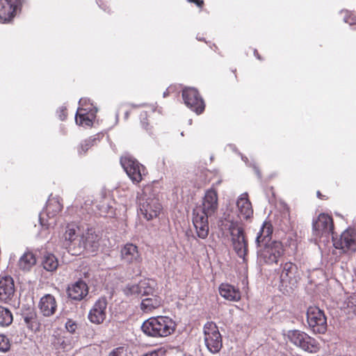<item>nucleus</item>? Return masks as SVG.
I'll list each match as a JSON object with an SVG mask.
<instances>
[{
    "instance_id": "1",
    "label": "nucleus",
    "mask_w": 356,
    "mask_h": 356,
    "mask_svg": "<svg viewBox=\"0 0 356 356\" xmlns=\"http://www.w3.org/2000/svg\"><path fill=\"white\" fill-rule=\"evenodd\" d=\"M218 209L217 191L213 188L206 191L202 205L193 210V223L199 238L204 239L208 236L209 218L213 216Z\"/></svg>"
},
{
    "instance_id": "2",
    "label": "nucleus",
    "mask_w": 356,
    "mask_h": 356,
    "mask_svg": "<svg viewBox=\"0 0 356 356\" xmlns=\"http://www.w3.org/2000/svg\"><path fill=\"white\" fill-rule=\"evenodd\" d=\"M258 247L259 248L257 251V260L262 264H277L285 253L284 246L279 241H268Z\"/></svg>"
},
{
    "instance_id": "3",
    "label": "nucleus",
    "mask_w": 356,
    "mask_h": 356,
    "mask_svg": "<svg viewBox=\"0 0 356 356\" xmlns=\"http://www.w3.org/2000/svg\"><path fill=\"white\" fill-rule=\"evenodd\" d=\"M101 236L94 228H87L83 232L79 241L74 242V254H80L84 251L94 253L99 248Z\"/></svg>"
},
{
    "instance_id": "4",
    "label": "nucleus",
    "mask_w": 356,
    "mask_h": 356,
    "mask_svg": "<svg viewBox=\"0 0 356 356\" xmlns=\"http://www.w3.org/2000/svg\"><path fill=\"white\" fill-rule=\"evenodd\" d=\"M176 324L166 316L152 317L145 321L141 326L144 334H161V332L172 334L175 331Z\"/></svg>"
},
{
    "instance_id": "5",
    "label": "nucleus",
    "mask_w": 356,
    "mask_h": 356,
    "mask_svg": "<svg viewBox=\"0 0 356 356\" xmlns=\"http://www.w3.org/2000/svg\"><path fill=\"white\" fill-rule=\"evenodd\" d=\"M280 286L288 291L296 286L300 280V274L297 265L291 261H286L280 265Z\"/></svg>"
},
{
    "instance_id": "6",
    "label": "nucleus",
    "mask_w": 356,
    "mask_h": 356,
    "mask_svg": "<svg viewBox=\"0 0 356 356\" xmlns=\"http://www.w3.org/2000/svg\"><path fill=\"white\" fill-rule=\"evenodd\" d=\"M120 163L128 177L135 184H139L143 180V177L147 174L146 168L132 157H122Z\"/></svg>"
},
{
    "instance_id": "7",
    "label": "nucleus",
    "mask_w": 356,
    "mask_h": 356,
    "mask_svg": "<svg viewBox=\"0 0 356 356\" xmlns=\"http://www.w3.org/2000/svg\"><path fill=\"white\" fill-rule=\"evenodd\" d=\"M63 208V206L59 197L50 196L47 202L45 210L40 214V222L41 226L46 229H49L55 223V221H49L45 216L49 220H54V218L62 211Z\"/></svg>"
},
{
    "instance_id": "8",
    "label": "nucleus",
    "mask_w": 356,
    "mask_h": 356,
    "mask_svg": "<svg viewBox=\"0 0 356 356\" xmlns=\"http://www.w3.org/2000/svg\"><path fill=\"white\" fill-rule=\"evenodd\" d=\"M307 320L314 334H325L327 320L324 312L317 307H309L307 312Z\"/></svg>"
},
{
    "instance_id": "9",
    "label": "nucleus",
    "mask_w": 356,
    "mask_h": 356,
    "mask_svg": "<svg viewBox=\"0 0 356 356\" xmlns=\"http://www.w3.org/2000/svg\"><path fill=\"white\" fill-rule=\"evenodd\" d=\"M332 238L335 248L340 249L343 252L356 251V229L348 228L341 234L339 238H334L333 236Z\"/></svg>"
},
{
    "instance_id": "10",
    "label": "nucleus",
    "mask_w": 356,
    "mask_h": 356,
    "mask_svg": "<svg viewBox=\"0 0 356 356\" xmlns=\"http://www.w3.org/2000/svg\"><path fill=\"white\" fill-rule=\"evenodd\" d=\"M139 206L142 215L147 220L157 217L161 210V205L159 200L155 197H147L146 195H143L139 198Z\"/></svg>"
},
{
    "instance_id": "11",
    "label": "nucleus",
    "mask_w": 356,
    "mask_h": 356,
    "mask_svg": "<svg viewBox=\"0 0 356 356\" xmlns=\"http://www.w3.org/2000/svg\"><path fill=\"white\" fill-rule=\"evenodd\" d=\"M182 97L185 104L197 114L204 111V102L196 89L189 88L183 90Z\"/></svg>"
},
{
    "instance_id": "12",
    "label": "nucleus",
    "mask_w": 356,
    "mask_h": 356,
    "mask_svg": "<svg viewBox=\"0 0 356 356\" xmlns=\"http://www.w3.org/2000/svg\"><path fill=\"white\" fill-rule=\"evenodd\" d=\"M334 223L332 218L328 214L321 213L313 222V231L316 236L333 235Z\"/></svg>"
},
{
    "instance_id": "13",
    "label": "nucleus",
    "mask_w": 356,
    "mask_h": 356,
    "mask_svg": "<svg viewBox=\"0 0 356 356\" xmlns=\"http://www.w3.org/2000/svg\"><path fill=\"white\" fill-rule=\"evenodd\" d=\"M297 346L309 353H316L320 348L319 341L310 335H288Z\"/></svg>"
},
{
    "instance_id": "14",
    "label": "nucleus",
    "mask_w": 356,
    "mask_h": 356,
    "mask_svg": "<svg viewBox=\"0 0 356 356\" xmlns=\"http://www.w3.org/2000/svg\"><path fill=\"white\" fill-rule=\"evenodd\" d=\"M15 296V287L13 277L9 275L1 276L0 300L10 303Z\"/></svg>"
},
{
    "instance_id": "15",
    "label": "nucleus",
    "mask_w": 356,
    "mask_h": 356,
    "mask_svg": "<svg viewBox=\"0 0 356 356\" xmlns=\"http://www.w3.org/2000/svg\"><path fill=\"white\" fill-rule=\"evenodd\" d=\"M231 234L234 250L238 257L244 258L248 251V243L243 229L241 227L234 228Z\"/></svg>"
},
{
    "instance_id": "16",
    "label": "nucleus",
    "mask_w": 356,
    "mask_h": 356,
    "mask_svg": "<svg viewBox=\"0 0 356 356\" xmlns=\"http://www.w3.org/2000/svg\"><path fill=\"white\" fill-rule=\"evenodd\" d=\"M121 260L128 264H138L142 261V257L138 247L133 243H127L120 250Z\"/></svg>"
},
{
    "instance_id": "17",
    "label": "nucleus",
    "mask_w": 356,
    "mask_h": 356,
    "mask_svg": "<svg viewBox=\"0 0 356 356\" xmlns=\"http://www.w3.org/2000/svg\"><path fill=\"white\" fill-rule=\"evenodd\" d=\"M236 206L238 211V216L241 219L248 220L253 216V209L247 193H244L238 197Z\"/></svg>"
},
{
    "instance_id": "18",
    "label": "nucleus",
    "mask_w": 356,
    "mask_h": 356,
    "mask_svg": "<svg viewBox=\"0 0 356 356\" xmlns=\"http://www.w3.org/2000/svg\"><path fill=\"white\" fill-rule=\"evenodd\" d=\"M107 301L106 298L99 299L90 311L88 318L92 323L99 324L106 318V309Z\"/></svg>"
},
{
    "instance_id": "19",
    "label": "nucleus",
    "mask_w": 356,
    "mask_h": 356,
    "mask_svg": "<svg viewBox=\"0 0 356 356\" xmlns=\"http://www.w3.org/2000/svg\"><path fill=\"white\" fill-rule=\"evenodd\" d=\"M40 313L44 316H51L57 310V302L54 296L46 294L40 298L38 304Z\"/></svg>"
},
{
    "instance_id": "20",
    "label": "nucleus",
    "mask_w": 356,
    "mask_h": 356,
    "mask_svg": "<svg viewBox=\"0 0 356 356\" xmlns=\"http://www.w3.org/2000/svg\"><path fill=\"white\" fill-rule=\"evenodd\" d=\"M67 296L70 298L74 300H81L88 293V288L86 282L79 280L67 289Z\"/></svg>"
},
{
    "instance_id": "21",
    "label": "nucleus",
    "mask_w": 356,
    "mask_h": 356,
    "mask_svg": "<svg viewBox=\"0 0 356 356\" xmlns=\"http://www.w3.org/2000/svg\"><path fill=\"white\" fill-rule=\"evenodd\" d=\"M219 293L222 298L229 301L238 302L241 298L239 289L227 283L220 285Z\"/></svg>"
},
{
    "instance_id": "22",
    "label": "nucleus",
    "mask_w": 356,
    "mask_h": 356,
    "mask_svg": "<svg viewBox=\"0 0 356 356\" xmlns=\"http://www.w3.org/2000/svg\"><path fill=\"white\" fill-rule=\"evenodd\" d=\"M79 227L74 224H67L65 227L63 238L67 243L70 250L74 254V242L79 241L81 234L79 233Z\"/></svg>"
},
{
    "instance_id": "23",
    "label": "nucleus",
    "mask_w": 356,
    "mask_h": 356,
    "mask_svg": "<svg viewBox=\"0 0 356 356\" xmlns=\"http://www.w3.org/2000/svg\"><path fill=\"white\" fill-rule=\"evenodd\" d=\"M18 12L8 2L7 0H0V21L10 22Z\"/></svg>"
},
{
    "instance_id": "24",
    "label": "nucleus",
    "mask_w": 356,
    "mask_h": 356,
    "mask_svg": "<svg viewBox=\"0 0 356 356\" xmlns=\"http://www.w3.org/2000/svg\"><path fill=\"white\" fill-rule=\"evenodd\" d=\"M163 305V300L159 296L152 295V297L143 299L140 304V309L146 313L159 308Z\"/></svg>"
},
{
    "instance_id": "25",
    "label": "nucleus",
    "mask_w": 356,
    "mask_h": 356,
    "mask_svg": "<svg viewBox=\"0 0 356 356\" xmlns=\"http://www.w3.org/2000/svg\"><path fill=\"white\" fill-rule=\"evenodd\" d=\"M273 234V226L269 222H264L256 238L257 246L270 241L268 239Z\"/></svg>"
},
{
    "instance_id": "26",
    "label": "nucleus",
    "mask_w": 356,
    "mask_h": 356,
    "mask_svg": "<svg viewBox=\"0 0 356 356\" xmlns=\"http://www.w3.org/2000/svg\"><path fill=\"white\" fill-rule=\"evenodd\" d=\"M204 341L207 348L213 353H218L222 347L221 335H206Z\"/></svg>"
},
{
    "instance_id": "27",
    "label": "nucleus",
    "mask_w": 356,
    "mask_h": 356,
    "mask_svg": "<svg viewBox=\"0 0 356 356\" xmlns=\"http://www.w3.org/2000/svg\"><path fill=\"white\" fill-rule=\"evenodd\" d=\"M36 264V258L31 252H26L20 257L18 265L23 270H29Z\"/></svg>"
},
{
    "instance_id": "28",
    "label": "nucleus",
    "mask_w": 356,
    "mask_h": 356,
    "mask_svg": "<svg viewBox=\"0 0 356 356\" xmlns=\"http://www.w3.org/2000/svg\"><path fill=\"white\" fill-rule=\"evenodd\" d=\"M42 265L47 271L53 272L58 266V261L53 254H47L44 255Z\"/></svg>"
},
{
    "instance_id": "29",
    "label": "nucleus",
    "mask_w": 356,
    "mask_h": 356,
    "mask_svg": "<svg viewBox=\"0 0 356 356\" xmlns=\"http://www.w3.org/2000/svg\"><path fill=\"white\" fill-rule=\"evenodd\" d=\"M76 123L79 125L90 126L92 120L89 118L86 109L79 108L75 117Z\"/></svg>"
},
{
    "instance_id": "30",
    "label": "nucleus",
    "mask_w": 356,
    "mask_h": 356,
    "mask_svg": "<svg viewBox=\"0 0 356 356\" xmlns=\"http://www.w3.org/2000/svg\"><path fill=\"white\" fill-rule=\"evenodd\" d=\"M342 309L350 315L356 314V295L353 294L348 297L343 303Z\"/></svg>"
},
{
    "instance_id": "31",
    "label": "nucleus",
    "mask_w": 356,
    "mask_h": 356,
    "mask_svg": "<svg viewBox=\"0 0 356 356\" xmlns=\"http://www.w3.org/2000/svg\"><path fill=\"white\" fill-rule=\"evenodd\" d=\"M13 321V315L10 311L2 306H0V325H9Z\"/></svg>"
},
{
    "instance_id": "32",
    "label": "nucleus",
    "mask_w": 356,
    "mask_h": 356,
    "mask_svg": "<svg viewBox=\"0 0 356 356\" xmlns=\"http://www.w3.org/2000/svg\"><path fill=\"white\" fill-rule=\"evenodd\" d=\"M100 214L102 216H111L114 213V209L113 206L110 205L108 200L104 199V200L97 206Z\"/></svg>"
},
{
    "instance_id": "33",
    "label": "nucleus",
    "mask_w": 356,
    "mask_h": 356,
    "mask_svg": "<svg viewBox=\"0 0 356 356\" xmlns=\"http://www.w3.org/2000/svg\"><path fill=\"white\" fill-rule=\"evenodd\" d=\"M24 322L29 331L37 332L40 331V323L36 318L25 317Z\"/></svg>"
},
{
    "instance_id": "34",
    "label": "nucleus",
    "mask_w": 356,
    "mask_h": 356,
    "mask_svg": "<svg viewBox=\"0 0 356 356\" xmlns=\"http://www.w3.org/2000/svg\"><path fill=\"white\" fill-rule=\"evenodd\" d=\"M99 140L96 138H89L85 140L79 147L78 152L80 154L86 153V152L95 145H97Z\"/></svg>"
},
{
    "instance_id": "35",
    "label": "nucleus",
    "mask_w": 356,
    "mask_h": 356,
    "mask_svg": "<svg viewBox=\"0 0 356 356\" xmlns=\"http://www.w3.org/2000/svg\"><path fill=\"white\" fill-rule=\"evenodd\" d=\"M154 288L147 280H143L139 282V295L149 296L153 295Z\"/></svg>"
},
{
    "instance_id": "36",
    "label": "nucleus",
    "mask_w": 356,
    "mask_h": 356,
    "mask_svg": "<svg viewBox=\"0 0 356 356\" xmlns=\"http://www.w3.org/2000/svg\"><path fill=\"white\" fill-rule=\"evenodd\" d=\"M340 17L343 19V22L350 24L353 25L356 24V15L351 12L344 10H341L339 13Z\"/></svg>"
},
{
    "instance_id": "37",
    "label": "nucleus",
    "mask_w": 356,
    "mask_h": 356,
    "mask_svg": "<svg viewBox=\"0 0 356 356\" xmlns=\"http://www.w3.org/2000/svg\"><path fill=\"white\" fill-rule=\"evenodd\" d=\"M109 356H134L133 354L128 350L127 348L120 346L115 348Z\"/></svg>"
},
{
    "instance_id": "38",
    "label": "nucleus",
    "mask_w": 356,
    "mask_h": 356,
    "mask_svg": "<svg viewBox=\"0 0 356 356\" xmlns=\"http://www.w3.org/2000/svg\"><path fill=\"white\" fill-rule=\"evenodd\" d=\"M10 346V341L7 335H0V351L3 353L8 351Z\"/></svg>"
},
{
    "instance_id": "39",
    "label": "nucleus",
    "mask_w": 356,
    "mask_h": 356,
    "mask_svg": "<svg viewBox=\"0 0 356 356\" xmlns=\"http://www.w3.org/2000/svg\"><path fill=\"white\" fill-rule=\"evenodd\" d=\"M124 292L127 296L139 295V283L127 285Z\"/></svg>"
},
{
    "instance_id": "40",
    "label": "nucleus",
    "mask_w": 356,
    "mask_h": 356,
    "mask_svg": "<svg viewBox=\"0 0 356 356\" xmlns=\"http://www.w3.org/2000/svg\"><path fill=\"white\" fill-rule=\"evenodd\" d=\"M204 334H220V332L216 323L208 322L204 326Z\"/></svg>"
},
{
    "instance_id": "41",
    "label": "nucleus",
    "mask_w": 356,
    "mask_h": 356,
    "mask_svg": "<svg viewBox=\"0 0 356 356\" xmlns=\"http://www.w3.org/2000/svg\"><path fill=\"white\" fill-rule=\"evenodd\" d=\"M64 337H60V335L58 337H56V341H54L55 346L59 345L60 348L63 350H68L71 348L70 343H67L65 341Z\"/></svg>"
},
{
    "instance_id": "42",
    "label": "nucleus",
    "mask_w": 356,
    "mask_h": 356,
    "mask_svg": "<svg viewBox=\"0 0 356 356\" xmlns=\"http://www.w3.org/2000/svg\"><path fill=\"white\" fill-rule=\"evenodd\" d=\"M65 325L66 330L70 333L74 332L78 328V325L72 319H67Z\"/></svg>"
},
{
    "instance_id": "43",
    "label": "nucleus",
    "mask_w": 356,
    "mask_h": 356,
    "mask_svg": "<svg viewBox=\"0 0 356 356\" xmlns=\"http://www.w3.org/2000/svg\"><path fill=\"white\" fill-rule=\"evenodd\" d=\"M140 122L142 124V126L148 132L151 133L150 132V128L148 127L149 126V122H148V119H147V112L144 111V112H142L140 113Z\"/></svg>"
},
{
    "instance_id": "44",
    "label": "nucleus",
    "mask_w": 356,
    "mask_h": 356,
    "mask_svg": "<svg viewBox=\"0 0 356 356\" xmlns=\"http://www.w3.org/2000/svg\"><path fill=\"white\" fill-rule=\"evenodd\" d=\"M166 350L164 348H159L156 350L150 351L148 353L144 354L142 356H164Z\"/></svg>"
},
{
    "instance_id": "45",
    "label": "nucleus",
    "mask_w": 356,
    "mask_h": 356,
    "mask_svg": "<svg viewBox=\"0 0 356 356\" xmlns=\"http://www.w3.org/2000/svg\"><path fill=\"white\" fill-rule=\"evenodd\" d=\"M11 6L19 13L21 11L22 6L24 3V0H7Z\"/></svg>"
},
{
    "instance_id": "46",
    "label": "nucleus",
    "mask_w": 356,
    "mask_h": 356,
    "mask_svg": "<svg viewBox=\"0 0 356 356\" xmlns=\"http://www.w3.org/2000/svg\"><path fill=\"white\" fill-rule=\"evenodd\" d=\"M187 1L191 3H193L196 4V6L200 8H202L204 6L203 0H187Z\"/></svg>"
},
{
    "instance_id": "47",
    "label": "nucleus",
    "mask_w": 356,
    "mask_h": 356,
    "mask_svg": "<svg viewBox=\"0 0 356 356\" xmlns=\"http://www.w3.org/2000/svg\"><path fill=\"white\" fill-rule=\"evenodd\" d=\"M316 195H317V197L321 200H327V197L325 195H323L320 191H317Z\"/></svg>"
},
{
    "instance_id": "48",
    "label": "nucleus",
    "mask_w": 356,
    "mask_h": 356,
    "mask_svg": "<svg viewBox=\"0 0 356 356\" xmlns=\"http://www.w3.org/2000/svg\"><path fill=\"white\" fill-rule=\"evenodd\" d=\"M65 111H66V109L64 108V109H62L61 111V113L62 115H60V118L62 120H64L66 118V114H65Z\"/></svg>"
},
{
    "instance_id": "49",
    "label": "nucleus",
    "mask_w": 356,
    "mask_h": 356,
    "mask_svg": "<svg viewBox=\"0 0 356 356\" xmlns=\"http://www.w3.org/2000/svg\"><path fill=\"white\" fill-rule=\"evenodd\" d=\"M254 55L259 59V60H261V58L260 56V55L258 53V51L257 49H254Z\"/></svg>"
},
{
    "instance_id": "50",
    "label": "nucleus",
    "mask_w": 356,
    "mask_h": 356,
    "mask_svg": "<svg viewBox=\"0 0 356 356\" xmlns=\"http://www.w3.org/2000/svg\"><path fill=\"white\" fill-rule=\"evenodd\" d=\"M129 112L128 111H126L124 112V118L125 119H127L129 118Z\"/></svg>"
},
{
    "instance_id": "51",
    "label": "nucleus",
    "mask_w": 356,
    "mask_h": 356,
    "mask_svg": "<svg viewBox=\"0 0 356 356\" xmlns=\"http://www.w3.org/2000/svg\"><path fill=\"white\" fill-rule=\"evenodd\" d=\"M162 163H163V165L164 167L166 165V162H165V158H163Z\"/></svg>"
},
{
    "instance_id": "52",
    "label": "nucleus",
    "mask_w": 356,
    "mask_h": 356,
    "mask_svg": "<svg viewBox=\"0 0 356 356\" xmlns=\"http://www.w3.org/2000/svg\"><path fill=\"white\" fill-rule=\"evenodd\" d=\"M82 102H83V99H80V101H79V104H82Z\"/></svg>"
},
{
    "instance_id": "53",
    "label": "nucleus",
    "mask_w": 356,
    "mask_h": 356,
    "mask_svg": "<svg viewBox=\"0 0 356 356\" xmlns=\"http://www.w3.org/2000/svg\"><path fill=\"white\" fill-rule=\"evenodd\" d=\"M159 337H163L164 335H163V334H161V335H159Z\"/></svg>"
}]
</instances>
